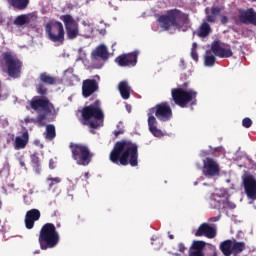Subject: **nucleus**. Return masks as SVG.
I'll return each mask as SVG.
<instances>
[{
	"mask_svg": "<svg viewBox=\"0 0 256 256\" xmlns=\"http://www.w3.org/2000/svg\"><path fill=\"white\" fill-rule=\"evenodd\" d=\"M109 159L114 165L137 167L139 165V146L131 140L118 141L114 144Z\"/></svg>",
	"mask_w": 256,
	"mask_h": 256,
	"instance_id": "nucleus-1",
	"label": "nucleus"
},
{
	"mask_svg": "<svg viewBox=\"0 0 256 256\" xmlns=\"http://www.w3.org/2000/svg\"><path fill=\"white\" fill-rule=\"evenodd\" d=\"M147 116L150 133H152L154 137L161 138L163 137V131L157 128V119L162 122L170 121L171 117H173V110L169 102H161L148 109Z\"/></svg>",
	"mask_w": 256,
	"mask_h": 256,
	"instance_id": "nucleus-2",
	"label": "nucleus"
},
{
	"mask_svg": "<svg viewBox=\"0 0 256 256\" xmlns=\"http://www.w3.org/2000/svg\"><path fill=\"white\" fill-rule=\"evenodd\" d=\"M30 107L38 115L36 118L26 117L24 121L38 125V127H45V119L55 113V105L47 97L34 96L30 101Z\"/></svg>",
	"mask_w": 256,
	"mask_h": 256,
	"instance_id": "nucleus-3",
	"label": "nucleus"
},
{
	"mask_svg": "<svg viewBox=\"0 0 256 256\" xmlns=\"http://www.w3.org/2000/svg\"><path fill=\"white\" fill-rule=\"evenodd\" d=\"M157 21L164 31H171V29L181 31L189 23V14L173 8L160 15Z\"/></svg>",
	"mask_w": 256,
	"mask_h": 256,
	"instance_id": "nucleus-4",
	"label": "nucleus"
},
{
	"mask_svg": "<svg viewBox=\"0 0 256 256\" xmlns=\"http://www.w3.org/2000/svg\"><path fill=\"white\" fill-rule=\"evenodd\" d=\"M103 121H105V113L101 108L100 100H96L82 109V125H88L90 129H99V127H103Z\"/></svg>",
	"mask_w": 256,
	"mask_h": 256,
	"instance_id": "nucleus-5",
	"label": "nucleus"
},
{
	"mask_svg": "<svg viewBox=\"0 0 256 256\" xmlns=\"http://www.w3.org/2000/svg\"><path fill=\"white\" fill-rule=\"evenodd\" d=\"M61 241V236L53 223L44 224L39 233L38 243L42 251H47V249H54L56 245H59Z\"/></svg>",
	"mask_w": 256,
	"mask_h": 256,
	"instance_id": "nucleus-6",
	"label": "nucleus"
},
{
	"mask_svg": "<svg viewBox=\"0 0 256 256\" xmlns=\"http://www.w3.org/2000/svg\"><path fill=\"white\" fill-rule=\"evenodd\" d=\"M187 87H189V82H185L181 87L173 88L171 90L172 100L182 109H185V107H187L191 102V105H195L193 100L197 99V91L193 89L186 90Z\"/></svg>",
	"mask_w": 256,
	"mask_h": 256,
	"instance_id": "nucleus-7",
	"label": "nucleus"
},
{
	"mask_svg": "<svg viewBox=\"0 0 256 256\" xmlns=\"http://www.w3.org/2000/svg\"><path fill=\"white\" fill-rule=\"evenodd\" d=\"M69 149L72 153V159L77 165L87 167V165H89L93 160L94 154L91 149H89V146L85 144L71 142L69 144Z\"/></svg>",
	"mask_w": 256,
	"mask_h": 256,
	"instance_id": "nucleus-8",
	"label": "nucleus"
},
{
	"mask_svg": "<svg viewBox=\"0 0 256 256\" xmlns=\"http://www.w3.org/2000/svg\"><path fill=\"white\" fill-rule=\"evenodd\" d=\"M45 32L52 43H65V28L63 27V23L50 20L45 25Z\"/></svg>",
	"mask_w": 256,
	"mask_h": 256,
	"instance_id": "nucleus-9",
	"label": "nucleus"
},
{
	"mask_svg": "<svg viewBox=\"0 0 256 256\" xmlns=\"http://www.w3.org/2000/svg\"><path fill=\"white\" fill-rule=\"evenodd\" d=\"M219 249L224 256H239L245 251L246 244L235 239H227L220 243Z\"/></svg>",
	"mask_w": 256,
	"mask_h": 256,
	"instance_id": "nucleus-10",
	"label": "nucleus"
},
{
	"mask_svg": "<svg viewBox=\"0 0 256 256\" xmlns=\"http://www.w3.org/2000/svg\"><path fill=\"white\" fill-rule=\"evenodd\" d=\"M2 57L7 67V73L9 77H19V75H21L23 62H21L17 56H13L11 52H4Z\"/></svg>",
	"mask_w": 256,
	"mask_h": 256,
	"instance_id": "nucleus-11",
	"label": "nucleus"
},
{
	"mask_svg": "<svg viewBox=\"0 0 256 256\" xmlns=\"http://www.w3.org/2000/svg\"><path fill=\"white\" fill-rule=\"evenodd\" d=\"M60 20L64 23L66 30V37L70 41L77 39L80 35L79 33V22L71 14H64L60 16Z\"/></svg>",
	"mask_w": 256,
	"mask_h": 256,
	"instance_id": "nucleus-12",
	"label": "nucleus"
},
{
	"mask_svg": "<svg viewBox=\"0 0 256 256\" xmlns=\"http://www.w3.org/2000/svg\"><path fill=\"white\" fill-rule=\"evenodd\" d=\"M202 172L204 177H207V179H212V177L219 176L221 173V168L215 159L207 157L205 160H203Z\"/></svg>",
	"mask_w": 256,
	"mask_h": 256,
	"instance_id": "nucleus-13",
	"label": "nucleus"
},
{
	"mask_svg": "<svg viewBox=\"0 0 256 256\" xmlns=\"http://www.w3.org/2000/svg\"><path fill=\"white\" fill-rule=\"evenodd\" d=\"M195 237H206V239H215L217 237V228L207 222L199 225L194 232Z\"/></svg>",
	"mask_w": 256,
	"mask_h": 256,
	"instance_id": "nucleus-14",
	"label": "nucleus"
},
{
	"mask_svg": "<svg viewBox=\"0 0 256 256\" xmlns=\"http://www.w3.org/2000/svg\"><path fill=\"white\" fill-rule=\"evenodd\" d=\"M211 51L216 55V57H220V59H229L233 55V50H231V46L224 45L221 46V42L219 40H215L211 45Z\"/></svg>",
	"mask_w": 256,
	"mask_h": 256,
	"instance_id": "nucleus-15",
	"label": "nucleus"
},
{
	"mask_svg": "<svg viewBox=\"0 0 256 256\" xmlns=\"http://www.w3.org/2000/svg\"><path fill=\"white\" fill-rule=\"evenodd\" d=\"M137 57H139V52L135 51L128 54H122L115 59L120 67H135L137 65Z\"/></svg>",
	"mask_w": 256,
	"mask_h": 256,
	"instance_id": "nucleus-16",
	"label": "nucleus"
},
{
	"mask_svg": "<svg viewBox=\"0 0 256 256\" xmlns=\"http://www.w3.org/2000/svg\"><path fill=\"white\" fill-rule=\"evenodd\" d=\"M99 91V82L95 79H86L82 82V97L85 99L91 97Z\"/></svg>",
	"mask_w": 256,
	"mask_h": 256,
	"instance_id": "nucleus-17",
	"label": "nucleus"
},
{
	"mask_svg": "<svg viewBox=\"0 0 256 256\" xmlns=\"http://www.w3.org/2000/svg\"><path fill=\"white\" fill-rule=\"evenodd\" d=\"M243 186L245 193L249 199L256 200V179L255 177L248 175L243 178Z\"/></svg>",
	"mask_w": 256,
	"mask_h": 256,
	"instance_id": "nucleus-18",
	"label": "nucleus"
},
{
	"mask_svg": "<svg viewBox=\"0 0 256 256\" xmlns=\"http://www.w3.org/2000/svg\"><path fill=\"white\" fill-rule=\"evenodd\" d=\"M238 19L244 25H254L256 27V12L253 8L240 10Z\"/></svg>",
	"mask_w": 256,
	"mask_h": 256,
	"instance_id": "nucleus-19",
	"label": "nucleus"
},
{
	"mask_svg": "<svg viewBox=\"0 0 256 256\" xmlns=\"http://www.w3.org/2000/svg\"><path fill=\"white\" fill-rule=\"evenodd\" d=\"M39 219H41V211H39V209L33 208L28 210L24 218L26 229H33V227H35V222L39 221Z\"/></svg>",
	"mask_w": 256,
	"mask_h": 256,
	"instance_id": "nucleus-20",
	"label": "nucleus"
},
{
	"mask_svg": "<svg viewBox=\"0 0 256 256\" xmlns=\"http://www.w3.org/2000/svg\"><path fill=\"white\" fill-rule=\"evenodd\" d=\"M92 57L94 59H103V61H107L109 59V50H107V46L101 44L92 51Z\"/></svg>",
	"mask_w": 256,
	"mask_h": 256,
	"instance_id": "nucleus-21",
	"label": "nucleus"
},
{
	"mask_svg": "<svg viewBox=\"0 0 256 256\" xmlns=\"http://www.w3.org/2000/svg\"><path fill=\"white\" fill-rule=\"evenodd\" d=\"M29 143V132H23L22 136H17L15 138L14 147L15 149H25Z\"/></svg>",
	"mask_w": 256,
	"mask_h": 256,
	"instance_id": "nucleus-22",
	"label": "nucleus"
},
{
	"mask_svg": "<svg viewBox=\"0 0 256 256\" xmlns=\"http://www.w3.org/2000/svg\"><path fill=\"white\" fill-rule=\"evenodd\" d=\"M118 90L122 99L127 100L129 97H131V86L129 83H127V81H121L118 85Z\"/></svg>",
	"mask_w": 256,
	"mask_h": 256,
	"instance_id": "nucleus-23",
	"label": "nucleus"
},
{
	"mask_svg": "<svg viewBox=\"0 0 256 256\" xmlns=\"http://www.w3.org/2000/svg\"><path fill=\"white\" fill-rule=\"evenodd\" d=\"M8 3L18 11H25L29 7V0H8Z\"/></svg>",
	"mask_w": 256,
	"mask_h": 256,
	"instance_id": "nucleus-24",
	"label": "nucleus"
},
{
	"mask_svg": "<svg viewBox=\"0 0 256 256\" xmlns=\"http://www.w3.org/2000/svg\"><path fill=\"white\" fill-rule=\"evenodd\" d=\"M33 170L37 175L41 174V159L39 158V153L35 152L30 156Z\"/></svg>",
	"mask_w": 256,
	"mask_h": 256,
	"instance_id": "nucleus-25",
	"label": "nucleus"
},
{
	"mask_svg": "<svg viewBox=\"0 0 256 256\" xmlns=\"http://www.w3.org/2000/svg\"><path fill=\"white\" fill-rule=\"evenodd\" d=\"M211 33V25L209 23L204 22L200 25L197 31V36L205 39V37H209V34Z\"/></svg>",
	"mask_w": 256,
	"mask_h": 256,
	"instance_id": "nucleus-26",
	"label": "nucleus"
},
{
	"mask_svg": "<svg viewBox=\"0 0 256 256\" xmlns=\"http://www.w3.org/2000/svg\"><path fill=\"white\" fill-rule=\"evenodd\" d=\"M29 23H31V17L27 14H21L14 20V25H18L19 27H23V25H29Z\"/></svg>",
	"mask_w": 256,
	"mask_h": 256,
	"instance_id": "nucleus-27",
	"label": "nucleus"
},
{
	"mask_svg": "<svg viewBox=\"0 0 256 256\" xmlns=\"http://www.w3.org/2000/svg\"><path fill=\"white\" fill-rule=\"evenodd\" d=\"M41 83H45L46 85H57V79L47 74V72H43L40 74Z\"/></svg>",
	"mask_w": 256,
	"mask_h": 256,
	"instance_id": "nucleus-28",
	"label": "nucleus"
},
{
	"mask_svg": "<svg viewBox=\"0 0 256 256\" xmlns=\"http://www.w3.org/2000/svg\"><path fill=\"white\" fill-rule=\"evenodd\" d=\"M57 137V132L55 131V125L48 124L46 126V139H49V141H53Z\"/></svg>",
	"mask_w": 256,
	"mask_h": 256,
	"instance_id": "nucleus-29",
	"label": "nucleus"
},
{
	"mask_svg": "<svg viewBox=\"0 0 256 256\" xmlns=\"http://www.w3.org/2000/svg\"><path fill=\"white\" fill-rule=\"evenodd\" d=\"M207 54H209V51H207ZM215 61H217V58H215V56L212 54L205 56L204 63L206 67H213V65H215Z\"/></svg>",
	"mask_w": 256,
	"mask_h": 256,
	"instance_id": "nucleus-30",
	"label": "nucleus"
},
{
	"mask_svg": "<svg viewBox=\"0 0 256 256\" xmlns=\"http://www.w3.org/2000/svg\"><path fill=\"white\" fill-rule=\"evenodd\" d=\"M36 91L38 95H41L40 97H45V95H47V89L43 84L36 85Z\"/></svg>",
	"mask_w": 256,
	"mask_h": 256,
	"instance_id": "nucleus-31",
	"label": "nucleus"
},
{
	"mask_svg": "<svg viewBox=\"0 0 256 256\" xmlns=\"http://www.w3.org/2000/svg\"><path fill=\"white\" fill-rule=\"evenodd\" d=\"M242 125L243 127H245V129H249V127L253 125V120H251V118L249 117H246L242 120Z\"/></svg>",
	"mask_w": 256,
	"mask_h": 256,
	"instance_id": "nucleus-32",
	"label": "nucleus"
},
{
	"mask_svg": "<svg viewBox=\"0 0 256 256\" xmlns=\"http://www.w3.org/2000/svg\"><path fill=\"white\" fill-rule=\"evenodd\" d=\"M224 205L227 209H235L237 207V205L234 202H231L229 199L225 201Z\"/></svg>",
	"mask_w": 256,
	"mask_h": 256,
	"instance_id": "nucleus-33",
	"label": "nucleus"
},
{
	"mask_svg": "<svg viewBox=\"0 0 256 256\" xmlns=\"http://www.w3.org/2000/svg\"><path fill=\"white\" fill-rule=\"evenodd\" d=\"M191 57L194 61H199V54H197V50L195 48L191 49Z\"/></svg>",
	"mask_w": 256,
	"mask_h": 256,
	"instance_id": "nucleus-34",
	"label": "nucleus"
},
{
	"mask_svg": "<svg viewBox=\"0 0 256 256\" xmlns=\"http://www.w3.org/2000/svg\"><path fill=\"white\" fill-rule=\"evenodd\" d=\"M216 20H217V16L213 14H209L206 16V21H208V23H215Z\"/></svg>",
	"mask_w": 256,
	"mask_h": 256,
	"instance_id": "nucleus-35",
	"label": "nucleus"
},
{
	"mask_svg": "<svg viewBox=\"0 0 256 256\" xmlns=\"http://www.w3.org/2000/svg\"><path fill=\"white\" fill-rule=\"evenodd\" d=\"M220 13H221V8L219 7H213L211 9V14L214 15L215 17L219 16Z\"/></svg>",
	"mask_w": 256,
	"mask_h": 256,
	"instance_id": "nucleus-36",
	"label": "nucleus"
},
{
	"mask_svg": "<svg viewBox=\"0 0 256 256\" xmlns=\"http://www.w3.org/2000/svg\"><path fill=\"white\" fill-rule=\"evenodd\" d=\"M48 181H51L50 187H53V185H54L55 183H61V178H59V177H56V178H48Z\"/></svg>",
	"mask_w": 256,
	"mask_h": 256,
	"instance_id": "nucleus-37",
	"label": "nucleus"
},
{
	"mask_svg": "<svg viewBox=\"0 0 256 256\" xmlns=\"http://www.w3.org/2000/svg\"><path fill=\"white\" fill-rule=\"evenodd\" d=\"M178 251L180 253H185V251H187V247H185V244L183 242H180L178 244Z\"/></svg>",
	"mask_w": 256,
	"mask_h": 256,
	"instance_id": "nucleus-38",
	"label": "nucleus"
},
{
	"mask_svg": "<svg viewBox=\"0 0 256 256\" xmlns=\"http://www.w3.org/2000/svg\"><path fill=\"white\" fill-rule=\"evenodd\" d=\"M219 219H221V216H214V217L209 218V222L216 223V221H219Z\"/></svg>",
	"mask_w": 256,
	"mask_h": 256,
	"instance_id": "nucleus-39",
	"label": "nucleus"
},
{
	"mask_svg": "<svg viewBox=\"0 0 256 256\" xmlns=\"http://www.w3.org/2000/svg\"><path fill=\"white\" fill-rule=\"evenodd\" d=\"M123 133H125V130H123V129H119V130L114 131L115 137H118L119 135H123Z\"/></svg>",
	"mask_w": 256,
	"mask_h": 256,
	"instance_id": "nucleus-40",
	"label": "nucleus"
},
{
	"mask_svg": "<svg viewBox=\"0 0 256 256\" xmlns=\"http://www.w3.org/2000/svg\"><path fill=\"white\" fill-rule=\"evenodd\" d=\"M70 79H72L73 81H76L77 83H79V81H81V79L76 74H72Z\"/></svg>",
	"mask_w": 256,
	"mask_h": 256,
	"instance_id": "nucleus-41",
	"label": "nucleus"
},
{
	"mask_svg": "<svg viewBox=\"0 0 256 256\" xmlns=\"http://www.w3.org/2000/svg\"><path fill=\"white\" fill-rule=\"evenodd\" d=\"M49 169H55V160L53 159L49 160Z\"/></svg>",
	"mask_w": 256,
	"mask_h": 256,
	"instance_id": "nucleus-42",
	"label": "nucleus"
},
{
	"mask_svg": "<svg viewBox=\"0 0 256 256\" xmlns=\"http://www.w3.org/2000/svg\"><path fill=\"white\" fill-rule=\"evenodd\" d=\"M219 203H221V202H219V201H217L215 199L211 200V205H216V207H219Z\"/></svg>",
	"mask_w": 256,
	"mask_h": 256,
	"instance_id": "nucleus-43",
	"label": "nucleus"
},
{
	"mask_svg": "<svg viewBox=\"0 0 256 256\" xmlns=\"http://www.w3.org/2000/svg\"><path fill=\"white\" fill-rule=\"evenodd\" d=\"M19 164H20V167H25V161L20 160V161H19Z\"/></svg>",
	"mask_w": 256,
	"mask_h": 256,
	"instance_id": "nucleus-44",
	"label": "nucleus"
},
{
	"mask_svg": "<svg viewBox=\"0 0 256 256\" xmlns=\"http://www.w3.org/2000/svg\"><path fill=\"white\" fill-rule=\"evenodd\" d=\"M222 23H227V17H226V16H224V17L222 18Z\"/></svg>",
	"mask_w": 256,
	"mask_h": 256,
	"instance_id": "nucleus-45",
	"label": "nucleus"
},
{
	"mask_svg": "<svg viewBox=\"0 0 256 256\" xmlns=\"http://www.w3.org/2000/svg\"><path fill=\"white\" fill-rule=\"evenodd\" d=\"M84 177H85L86 179H89V172H86V173L84 174Z\"/></svg>",
	"mask_w": 256,
	"mask_h": 256,
	"instance_id": "nucleus-46",
	"label": "nucleus"
},
{
	"mask_svg": "<svg viewBox=\"0 0 256 256\" xmlns=\"http://www.w3.org/2000/svg\"><path fill=\"white\" fill-rule=\"evenodd\" d=\"M169 239H175V236H173V234H170Z\"/></svg>",
	"mask_w": 256,
	"mask_h": 256,
	"instance_id": "nucleus-47",
	"label": "nucleus"
},
{
	"mask_svg": "<svg viewBox=\"0 0 256 256\" xmlns=\"http://www.w3.org/2000/svg\"><path fill=\"white\" fill-rule=\"evenodd\" d=\"M173 256H181L179 253H172Z\"/></svg>",
	"mask_w": 256,
	"mask_h": 256,
	"instance_id": "nucleus-48",
	"label": "nucleus"
},
{
	"mask_svg": "<svg viewBox=\"0 0 256 256\" xmlns=\"http://www.w3.org/2000/svg\"><path fill=\"white\" fill-rule=\"evenodd\" d=\"M214 151H219V148L214 149Z\"/></svg>",
	"mask_w": 256,
	"mask_h": 256,
	"instance_id": "nucleus-49",
	"label": "nucleus"
},
{
	"mask_svg": "<svg viewBox=\"0 0 256 256\" xmlns=\"http://www.w3.org/2000/svg\"><path fill=\"white\" fill-rule=\"evenodd\" d=\"M1 205H3V204H2V202H1V200H0V209H1Z\"/></svg>",
	"mask_w": 256,
	"mask_h": 256,
	"instance_id": "nucleus-50",
	"label": "nucleus"
},
{
	"mask_svg": "<svg viewBox=\"0 0 256 256\" xmlns=\"http://www.w3.org/2000/svg\"><path fill=\"white\" fill-rule=\"evenodd\" d=\"M35 253H40V251L38 250V251H36Z\"/></svg>",
	"mask_w": 256,
	"mask_h": 256,
	"instance_id": "nucleus-51",
	"label": "nucleus"
}]
</instances>
